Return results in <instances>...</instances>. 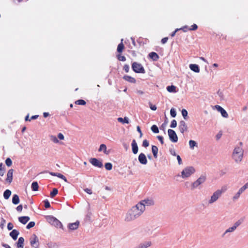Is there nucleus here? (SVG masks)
Wrapping results in <instances>:
<instances>
[{"label":"nucleus","mask_w":248,"mask_h":248,"mask_svg":"<svg viewBox=\"0 0 248 248\" xmlns=\"http://www.w3.org/2000/svg\"><path fill=\"white\" fill-rule=\"evenodd\" d=\"M143 212L142 206L137 204L127 211L125 214L124 220L126 222L133 221L139 217Z\"/></svg>","instance_id":"nucleus-1"},{"label":"nucleus","mask_w":248,"mask_h":248,"mask_svg":"<svg viewBox=\"0 0 248 248\" xmlns=\"http://www.w3.org/2000/svg\"><path fill=\"white\" fill-rule=\"evenodd\" d=\"M239 144V146L234 148L232 155L233 159L236 163L240 162L243 157L244 151L242 147V142H240Z\"/></svg>","instance_id":"nucleus-2"},{"label":"nucleus","mask_w":248,"mask_h":248,"mask_svg":"<svg viewBox=\"0 0 248 248\" xmlns=\"http://www.w3.org/2000/svg\"><path fill=\"white\" fill-rule=\"evenodd\" d=\"M226 190V188L225 187H223L221 189L215 191L211 196L210 199L208 201V204L211 205L216 202Z\"/></svg>","instance_id":"nucleus-3"},{"label":"nucleus","mask_w":248,"mask_h":248,"mask_svg":"<svg viewBox=\"0 0 248 248\" xmlns=\"http://www.w3.org/2000/svg\"><path fill=\"white\" fill-rule=\"evenodd\" d=\"M195 168L192 166H188L182 171L181 176L183 179H186L195 172Z\"/></svg>","instance_id":"nucleus-4"},{"label":"nucleus","mask_w":248,"mask_h":248,"mask_svg":"<svg viewBox=\"0 0 248 248\" xmlns=\"http://www.w3.org/2000/svg\"><path fill=\"white\" fill-rule=\"evenodd\" d=\"M207 177L205 174L201 175L191 185V189H194L197 188L200 185L205 182Z\"/></svg>","instance_id":"nucleus-5"},{"label":"nucleus","mask_w":248,"mask_h":248,"mask_svg":"<svg viewBox=\"0 0 248 248\" xmlns=\"http://www.w3.org/2000/svg\"><path fill=\"white\" fill-rule=\"evenodd\" d=\"M46 218L47 222L51 224L52 225H53L55 226L57 228H62V223L56 218L52 216H47L46 217Z\"/></svg>","instance_id":"nucleus-6"},{"label":"nucleus","mask_w":248,"mask_h":248,"mask_svg":"<svg viewBox=\"0 0 248 248\" xmlns=\"http://www.w3.org/2000/svg\"><path fill=\"white\" fill-rule=\"evenodd\" d=\"M248 189V182L246 183L243 186L240 187L238 191L233 195L232 199L233 201L237 200L240 197L241 195Z\"/></svg>","instance_id":"nucleus-7"},{"label":"nucleus","mask_w":248,"mask_h":248,"mask_svg":"<svg viewBox=\"0 0 248 248\" xmlns=\"http://www.w3.org/2000/svg\"><path fill=\"white\" fill-rule=\"evenodd\" d=\"M132 68L133 71L137 73H144L145 70L142 65L137 62H134L132 65Z\"/></svg>","instance_id":"nucleus-8"},{"label":"nucleus","mask_w":248,"mask_h":248,"mask_svg":"<svg viewBox=\"0 0 248 248\" xmlns=\"http://www.w3.org/2000/svg\"><path fill=\"white\" fill-rule=\"evenodd\" d=\"M137 204H140L141 206H142L143 208V211L144 212V211L145 210V206L154 205V202L152 199H147L141 201L140 202H138Z\"/></svg>","instance_id":"nucleus-9"},{"label":"nucleus","mask_w":248,"mask_h":248,"mask_svg":"<svg viewBox=\"0 0 248 248\" xmlns=\"http://www.w3.org/2000/svg\"><path fill=\"white\" fill-rule=\"evenodd\" d=\"M30 244L31 247L34 248H38L39 246V239L37 236L33 234L30 239Z\"/></svg>","instance_id":"nucleus-10"},{"label":"nucleus","mask_w":248,"mask_h":248,"mask_svg":"<svg viewBox=\"0 0 248 248\" xmlns=\"http://www.w3.org/2000/svg\"><path fill=\"white\" fill-rule=\"evenodd\" d=\"M169 139L172 142H176L178 141V137L175 132L172 129H169L168 131Z\"/></svg>","instance_id":"nucleus-11"},{"label":"nucleus","mask_w":248,"mask_h":248,"mask_svg":"<svg viewBox=\"0 0 248 248\" xmlns=\"http://www.w3.org/2000/svg\"><path fill=\"white\" fill-rule=\"evenodd\" d=\"M90 162L94 166L98 168H102L103 167V164L102 162L95 158H91L90 159Z\"/></svg>","instance_id":"nucleus-12"},{"label":"nucleus","mask_w":248,"mask_h":248,"mask_svg":"<svg viewBox=\"0 0 248 248\" xmlns=\"http://www.w3.org/2000/svg\"><path fill=\"white\" fill-rule=\"evenodd\" d=\"M215 107L217 109V110L221 113V116L225 118L228 117V114L223 108H222L221 106L219 105H216Z\"/></svg>","instance_id":"nucleus-13"},{"label":"nucleus","mask_w":248,"mask_h":248,"mask_svg":"<svg viewBox=\"0 0 248 248\" xmlns=\"http://www.w3.org/2000/svg\"><path fill=\"white\" fill-rule=\"evenodd\" d=\"M179 129L181 133L183 134L187 130V126L184 121L180 122L179 125Z\"/></svg>","instance_id":"nucleus-14"},{"label":"nucleus","mask_w":248,"mask_h":248,"mask_svg":"<svg viewBox=\"0 0 248 248\" xmlns=\"http://www.w3.org/2000/svg\"><path fill=\"white\" fill-rule=\"evenodd\" d=\"M138 160L141 164L146 165L147 163V159L143 153H140L139 155Z\"/></svg>","instance_id":"nucleus-15"},{"label":"nucleus","mask_w":248,"mask_h":248,"mask_svg":"<svg viewBox=\"0 0 248 248\" xmlns=\"http://www.w3.org/2000/svg\"><path fill=\"white\" fill-rule=\"evenodd\" d=\"M151 241H144L142 243H140L136 248H148L151 246Z\"/></svg>","instance_id":"nucleus-16"},{"label":"nucleus","mask_w":248,"mask_h":248,"mask_svg":"<svg viewBox=\"0 0 248 248\" xmlns=\"http://www.w3.org/2000/svg\"><path fill=\"white\" fill-rule=\"evenodd\" d=\"M13 172L14 170L12 169L9 170L7 172L6 181L9 184L12 182Z\"/></svg>","instance_id":"nucleus-17"},{"label":"nucleus","mask_w":248,"mask_h":248,"mask_svg":"<svg viewBox=\"0 0 248 248\" xmlns=\"http://www.w3.org/2000/svg\"><path fill=\"white\" fill-rule=\"evenodd\" d=\"M79 225V222L77 221L74 223H69L68 225V228L71 230H75L78 228Z\"/></svg>","instance_id":"nucleus-18"},{"label":"nucleus","mask_w":248,"mask_h":248,"mask_svg":"<svg viewBox=\"0 0 248 248\" xmlns=\"http://www.w3.org/2000/svg\"><path fill=\"white\" fill-rule=\"evenodd\" d=\"M132 150L134 154H137L138 152V146L137 143L135 140H132L131 143Z\"/></svg>","instance_id":"nucleus-19"},{"label":"nucleus","mask_w":248,"mask_h":248,"mask_svg":"<svg viewBox=\"0 0 248 248\" xmlns=\"http://www.w3.org/2000/svg\"><path fill=\"white\" fill-rule=\"evenodd\" d=\"M99 152L103 151L104 153L106 155H108L110 153L109 150H107V146L104 144H102L100 145L99 148L98 149Z\"/></svg>","instance_id":"nucleus-20"},{"label":"nucleus","mask_w":248,"mask_h":248,"mask_svg":"<svg viewBox=\"0 0 248 248\" xmlns=\"http://www.w3.org/2000/svg\"><path fill=\"white\" fill-rule=\"evenodd\" d=\"M19 232L16 230H13L10 233V236L14 240H16L18 235H19Z\"/></svg>","instance_id":"nucleus-21"},{"label":"nucleus","mask_w":248,"mask_h":248,"mask_svg":"<svg viewBox=\"0 0 248 248\" xmlns=\"http://www.w3.org/2000/svg\"><path fill=\"white\" fill-rule=\"evenodd\" d=\"M30 217L28 216L20 217L18 218L20 222L23 224H26L30 220Z\"/></svg>","instance_id":"nucleus-22"},{"label":"nucleus","mask_w":248,"mask_h":248,"mask_svg":"<svg viewBox=\"0 0 248 248\" xmlns=\"http://www.w3.org/2000/svg\"><path fill=\"white\" fill-rule=\"evenodd\" d=\"M24 238L22 237L19 238L17 242V248H24Z\"/></svg>","instance_id":"nucleus-23"},{"label":"nucleus","mask_w":248,"mask_h":248,"mask_svg":"<svg viewBox=\"0 0 248 248\" xmlns=\"http://www.w3.org/2000/svg\"><path fill=\"white\" fill-rule=\"evenodd\" d=\"M189 68L192 71H193L196 73L200 72V69H199V66L197 64H190L189 65Z\"/></svg>","instance_id":"nucleus-24"},{"label":"nucleus","mask_w":248,"mask_h":248,"mask_svg":"<svg viewBox=\"0 0 248 248\" xmlns=\"http://www.w3.org/2000/svg\"><path fill=\"white\" fill-rule=\"evenodd\" d=\"M123 78L125 80H126L129 82H130V83H134L136 82V79L134 78H133L131 76H127V75L124 76L123 77Z\"/></svg>","instance_id":"nucleus-25"},{"label":"nucleus","mask_w":248,"mask_h":248,"mask_svg":"<svg viewBox=\"0 0 248 248\" xmlns=\"http://www.w3.org/2000/svg\"><path fill=\"white\" fill-rule=\"evenodd\" d=\"M158 148L157 146L155 145H153L152 146V152L153 153L154 157L155 158H156L157 157V153H158Z\"/></svg>","instance_id":"nucleus-26"},{"label":"nucleus","mask_w":248,"mask_h":248,"mask_svg":"<svg viewBox=\"0 0 248 248\" xmlns=\"http://www.w3.org/2000/svg\"><path fill=\"white\" fill-rule=\"evenodd\" d=\"M149 57L154 61H157L159 59L158 55L154 52H152L149 53Z\"/></svg>","instance_id":"nucleus-27"},{"label":"nucleus","mask_w":248,"mask_h":248,"mask_svg":"<svg viewBox=\"0 0 248 248\" xmlns=\"http://www.w3.org/2000/svg\"><path fill=\"white\" fill-rule=\"evenodd\" d=\"M117 120L119 122L122 123L123 124H128L129 123V119L127 117H124V118L119 117L117 119Z\"/></svg>","instance_id":"nucleus-28"},{"label":"nucleus","mask_w":248,"mask_h":248,"mask_svg":"<svg viewBox=\"0 0 248 248\" xmlns=\"http://www.w3.org/2000/svg\"><path fill=\"white\" fill-rule=\"evenodd\" d=\"M189 148L191 150H193L195 147H198L197 143L195 141L193 140H190L189 141Z\"/></svg>","instance_id":"nucleus-29"},{"label":"nucleus","mask_w":248,"mask_h":248,"mask_svg":"<svg viewBox=\"0 0 248 248\" xmlns=\"http://www.w3.org/2000/svg\"><path fill=\"white\" fill-rule=\"evenodd\" d=\"M176 87L174 85L169 86L167 87V90L170 93H176Z\"/></svg>","instance_id":"nucleus-30"},{"label":"nucleus","mask_w":248,"mask_h":248,"mask_svg":"<svg viewBox=\"0 0 248 248\" xmlns=\"http://www.w3.org/2000/svg\"><path fill=\"white\" fill-rule=\"evenodd\" d=\"M12 202L14 204H17L19 202V198L17 195L15 194L12 198Z\"/></svg>","instance_id":"nucleus-31"},{"label":"nucleus","mask_w":248,"mask_h":248,"mask_svg":"<svg viewBox=\"0 0 248 248\" xmlns=\"http://www.w3.org/2000/svg\"><path fill=\"white\" fill-rule=\"evenodd\" d=\"M123 41V39H122L121 43L118 45L117 47V51L119 53H121L124 48V45L122 42Z\"/></svg>","instance_id":"nucleus-32"},{"label":"nucleus","mask_w":248,"mask_h":248,"mask_svg":"<svg viewBox=\"0 0 248 248\" xmlns=\"http://www.w3.org/2000/svg\"><path fill=\"white\" fill-rule=\"evenodd\" d=\"M11 194V191L9 189H7L4 192L3 197L4 198V199L7 200V199H9Z\"/></svg>","instance_id":"nucleus-33"},{"label":"nucleus","mask_w":248,"mask_h":248,"mask_svg":"<svg viewBox=\"0 0 248 248\" xmlns=\"http://www.w3.org/2000/svg\"><path fill=\"white\" fill-rule=\"evenodd\" d=\"M31 189L33 191H37L38 190V184L37 182H33L31 184Z\"/></svg>","instance_id":"nucleus-34"},{"label":"nucleus","mask_w":248,"mask_h":248,"mask_svg":"<svg viewBox=\"0 0 248 248\" xmlns=\"http://www.w3.org/2000/svg\"><path fill=\"white\" fill-rule=\"evenodd\" d=\"M236 230L235 228H234L232 226L231 227H229V228H228L225 231V232H224L223 233V235H225V234H226L227 233H229V232H233L235 230Z\"/></svg>","instance_id":"nucleus-35"},{"label":"nucleus","mask_w":248,"mask_h":248,"mask_svg":"<svg viewBox=\"0 0 248 248\" xmlns=\"http://www.w3.org/2000/svg\"><path fill=\"white\" fill-rule=\"evenodd\" d=\"M58 191L57 188H53L52 191L50 192V196L51 198H54L57 194Z\"/></svg>","instance_id":"nucleus-36"},{"label":"nucleus","mask_w":248,"mask_h":248,"mask_svg":"<svg viewBox=\"0 0 248 248\" xmlns=\"http://www.w3.org/2000/svg\"><path fill=\"white\" fill-rule=\"evenodd\" d=\"M217 94L220 97V100H223L225 99V97L223 91L218 90V91L217 93Z\"/></svg>","instance_id":"nucleus-37"},{"label":"nucleus","mask_w":248,"mask_h":248,"mask_svg":"<svg viewBox=\"0 0 248 248\" xmlns=\"http://www.w3.org/2000/svg\"><path fill=\"white\" fill-rule=\"evenodd\" d=\"M105 169L108 170H110L112 169V165L111 163H106L105 164Z\"/></svg>","instance_id":"nucleus-38"},{"label":"nucleus","mask_w":248,"mask_h":248,"mask_svg":"<svg viewBox=\"0 0 248 248\" xmlns=\"http://www.w3.org/2000/svg\"><path fill=\"white\" fill-rule=\"evenodd\" d=\"M151 129V130L155 133H158L159 132L158 128L156 125H152Z\"/></svg>","instance_id":"nucleus-39"},{"label":"nucleus","mask_w":248,"mask_h":248,"mask_svg":"<svg viewBox=\"0 0 248 248\" xmlns=\"http://www.w3.org/2000/svg\"><path fill=\"white\" fill-rule=\"evenodd\" d=\"M75 103L79 105H85L86 104V102L84 100L79 99L77 100L75 102Z\"/></svg>","instance_id":"nucleus-40"},{"label":"nucleus","mask_w":248,"mask_h":248,"mask_svg":"<svg viewBox=\"0 0 248 248\" xmlns=\"http://www.w3.org/2000/svg\"><path fill=\"white\" fill-rule=\"evenodd\" d=\"M50 138L51 140L53 142H54L55 143H58L59 142V141L58 140V139L55 136L51 135L50 136Z\"/></svg>","instance_id":"nucleus-41"},{"label":"nucleus","mask_w":248,"mask_h":248,"mask_svg":"<svg viewBox=\"0 0 248 248\" xmlns=\"http://www.w3.org/2000/svg\"><path fill=\"white\" fill-rule=\"evenodd\" d=\"M5 164L8 167H10L12 164V161L10 158H6L5 160Z\"/></svg>","instance_id":"nucleus-42"},{"label":"nucleus","mask_w":248,"mask_h":248,"mask_svg":"<svg viewBox=\"0 0 248 248\" xmlns=\"http://www.w3.org/2000/svg\"><path fill=\"white\" fill-rule=\"evenodd\" d=\"M242 223V221L240 220H238L237 221H236L234 224L232 225V226L236 229V228L239 226Z\"/></svg>","instance_id":"nucleus-43"},{"label":"nucleus","mask_w":248,"mask_h":248,"mask_svg":"<svg viewBox=\"0 0 248 248\" xmlns=\"http://www.w3.org/2000/svg\"><path fill=\"white\" fill-rule=\"evenodd\" d=\"M170 114L172 117H175L176 116V112L174 108H172L170 111Z\"/></svg>","instance_id":"nucleus-44"},{"label":"nucleus","mask_w":248,"mask_h":248,"mask_svg":"<svg viewBox=\"0 0 248 248\" xmlns=\"http://www.w3.org/2000/svg\"><path fill=\"white\" fill-rule=\"evenodd\" d=\"M88 208H90V205L89 204L88 205ZM91 215H92V213L90 211L89 209H88V213H87V214L86 217V219L89 220H90L91 219Z\"/></svg>","instance_id":"nucleus-45"},{"label":"nucleus","mask_w":248,"mask_h":248,"mask_svg":"<svg viewBox=\"0 0 248 248\" xmlns=\"http://www.w3.org/2000/svg\"><path fill=\"white\" fill-rule=\"evenodd\" d=\"M35 226V222L34 221L30 222L26 226L27 229H30L31 228Z\"/></svg>","instance_id":"nucleus-46"},{"label":"nucleus","mask_w":248,"mask_h":248,"mask_svg":"<svg viewBox=\"0 0 248 248\" xmlns=\"http://www.w3.org/2000/svg\"><path fill=\"white\" fill-rule=\"evenodd\" d=\"M182 115H183L184 118L185 120H186V119H187L186 117L187 116V111H186V109H182Z\"/></svg>","instance_id":"nucleus-47"},{"label":"nucleus","mask_w":248,"mask_h":248,"mask_svg":"<svg viewBox=\"0 0 248 248\" xmlns=\"http://www.w3.org/2000/svg\"><path fill=\"white\" fill-rule=\"evenodd\" d=\"M57 177H59V178H60L62 179V180H63L65 182H67V180L66 178L64 175H63L62 174H61V173H58Z\"/></svg>","instance_id":"nucleus-48"},{"label":"nucleus","mask_w":248,"mask_h":248,"mask_svg":"<svg viewBox=\"0 0 248 248\" xmlns=\"http://www.w3.org/2000/svg\"><path fill=\"white\" fill-rule=\"evenodd\" d=\"M197 29H198V26L196 24H194L193 25H192L191 26L190 28H188V30H189V31H195Z\"/></svg>","instance_id":"nucleus-49"},{"label":"nucleus","mask_w":248,"mask_h":248,"mask_svg":"<svg viewBox=\"0 0 248 248\" xmlns=\"http://www.w3.org/2000/svg\"><path fill=\"white\" fill-rule=\"evenodd\" d=\"M177 126V122L175 120H173L170 124V127L171 128H174Z\"/></svg>","instance_id":"nucleus-50"},{"label":"nucleus","mask_w":248,"mask_h":248,"mask_svg":"<svg viewBox=\"0 0 248 248\" xmlns=\"http://www.w3.org/2000/svg\"><path fill=\"white\" fill-rule=\"evenodd\" d=\"M44 203H45V207L46 208H48L50 207V204L48 200H45L44 201Z\"/></svg>","instance_id":"nucleus-51"},{"label":"nucleus","mask_w":248,"mask_h":248,"mask_svg":"<svg viewBox=\"0 0 248 248\" xmlns=\"http://www.w3.org/2000/svg\"><path fill=\"white\" fill-rule=\"evenodd\" d=\"M149 145V142L146 140H144L142 142V146L144 147H147Z\"/></svg>","instance_id":"nucleus-52"},{"label":"nucleus","mask_w":248,"mask_h":248,"mask_svg":"<svg viewBox=\"0 0 248 248\" xmlns=\"http://www.w3.org/2000/svg\"><path fill=\"white\" fill-rule=\"evenodd\" d=\"M118 59L120 61L124 62L126 60V58L124 56H121L120 55H118Z\"/></svg>","instance_id":"nucleus-53"},{"label":"nucleus","mask_w":248,"mask_h":248,"mask_svg":"<svg viewBox=\"0 0 248 248\" xmlns=\"http://www.w3.org/2000/svg\"><path fill=\"white\" fill-rule=\"evenodd\" d=\"M14 227V226H13V224L11 223V222H9L8 223V225H7V229L8 230H11L13 229Z\"/></svg>","instance_id":"nucleus-54"},{"label":"nucleus","mask_w":248,"mask_h":248,"mask_svg":"<svg viewBox=\"0 0 248 248\" xmlns=\"http://www.w3.org/2000/svg\"><path fill=\"white\" fill-rule=\"evenodd\" d=\"M176 157H177V159L178 162V164L179 165L182 164V163H183L182 162V160L180 156L179 155H177Z\"/></svg>","instance_id":"nucleus-55"},{"label":"nucleus","mask_w":248,"mask_h":248,"mask_svg":"<svg viewBox=\"0 0 248 248\" xmlns=\"http://www.w3.org/2000/svg\"><path fill=\"white\" fill-rule=\"evenodd\" d=\"M124 70L125 71V72H128L129 71V65L127 64H125L123 67Z\"/></svg>","instance_id":"nucleus-56"},{"label":"nucleus","mask_w":248,"mask_h":248,"mask_svg":"<svg viewBox=\"0 0 248 248\" xmlns=\"http://www.w3.org/2000/svg\"><path fill=\"white\" fill-rule=\"evenodd\" d=\"M157 138L158 139V140L160 141V143L163 144L164 143L163 141V137L161 136H157Z\"/></svg>","instance_id":"nucleus-57"},{"label":"nucleus","mask_w":248,"mask_h":248,"mask_svg":"<svg viewBox=\"0 0 248 248\" xmlns=\"http://www.w3.org/2000/svg\"><path fill=\"white\" fill-rule=\"evenodd\" d=\"M58 138L60 140H64V136L63 135V134L61 133H60L58 134Z\"/></svg>","instance_id":"nucleus-58"},{"label":"nucleus","mask_w":248,"mask_h":248,"mask_svg":"<svg viewBox=\"0 0 248 248\" xmlns=\"http://www.w3.org/2000/svg\"><path fill=\"white\" fill-rule=\"evenodd\" d=\"M150 108L153 110H155L157 108L155 105H153L151 103H150Z\"/></svg>","instance_id":"nucleus-59"},{"label":"nucleus","mask_w":248,"mask_h":248,"mask_svg":"<svg viewBox=\"0 0 248 248\" xmlns=\"http://www.w3.org/2000/svg\"><path fill=\"white\" fill-rule=\"evenodd\" d=\"M180 30H182L184 32H186L187 30L188 29V27L187 26H185L179 29Z\"/></svg>","instance_id":"nucleus-60"},{"label":"nucleus","mask_w":248,"mask_h":248,"mask_svg":"<svg viewBox=\"0 0 248 248\" xmlns=\"http://www.w3.org/2000/svg\"><path fill=\"white\" fill-rule=\"evenodd\" d=\"M23 206L22 205H19L16 207V210L18 212H21L22 210Z\"/></svg>","instance_id":"nucleus-61"},{"label":"nucleus","mask_w":248,"mask_h":248,"mask_svg":"<svg viewBox=\"0 0 248 248\" xmlns=\"http://www.w3.org/2000/svg\"><path fill=\"white\" fill-rule=\"evenodd\" d=\"M137 131L140 133V138H141L142 136V132L140 130V127L139 126H138L137 127Z\"/></svg>","instance_id":"nucleus-62"},{"label":"nucleus","mask_w":248,"mask_h":248,"mask_svg":"<svg viewBox=\"0 0 248 248\" xmlns=\"http://www.w3.org/2000/svg\"><path fill=\"white\" fill-rule=\"evenodd\" d=\"M168 37H164V38L162 39L161 43L162 44H165L168 41Z\"/></svg>","instance_id":"nucleus-63"},{"label":"nucleus","mask_w":248,"mask_h":248,"mask_svg":"<svg viewBox=\"0 0 248 248\" xmlns=\"http://www.w3.org/2000/svg\"><path fill=\"white\" fill-rule=\"evenodd\" d=\"M84 191H85L86 193H88V194H92V190H91V189H89V188H86V189H84Z\"/></svg>","instance_id":"nucleus-64"}]
</instances>
